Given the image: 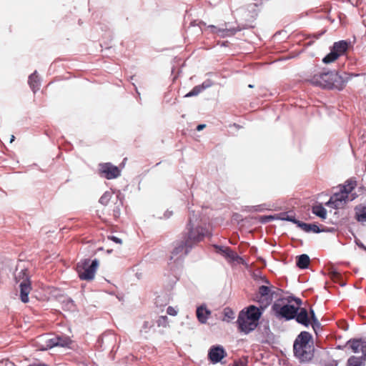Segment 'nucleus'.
<instances>
[{
  "label": "nucleus",
  "mask_w": 366,
  "mask_h": 366,
  "mask_svg": "<svg viewBox=\"0 0 366 366\" xmlns=\"http://www.w3.org/2000/svg\"><path fill=\"white\" fill-rule=\"evenodd\" d=\"M310 320L312 321V322H311L312 326L314 330H315L316 327H319L320 326V323L318 321L317 318L316 317L313 310L310 309Z\"/></svg>",
  "instance_id": "obj_30"
},
{
  "label": "nucleus",
  "mask_w": 366,
  "mask_h": 366,
  "mask_svg": "<svg viewBox=\"0 0 366 366\" xmlns=\"http://www.w3.org/2000/svg\"><path fill=\"white\" fill-rule=\"evenodd\" d=\"M353 198H350L345 192H342L340 189L338 192L334 193L330 197V200L327 202L328 207L332 208H341L349 201H352Z\"/></svg>",
  "instance_id": "obj_8"
},
{
  "label": "nucleus",
  "mask_w": 366,
  "mask_h": 366,
  "mask_svg": "<svg viewBox=\"0 0 366 366\" xmlns=\"http://www.w3.org/2000/svg\"><path fill=\"white\" fill-rule=\"evenodd\" d=\"M339 57L338 54H337L334 51L331 50L330 53L328 54L324 59L323 62L325 64H329L333 62Z\"/></svg>",
  "instance_id": "obj_28"
},
{
  "label": "nucleus",
  "mask_w": 366,
  "mask_h": 366,
  "mask_svg": "<svg viewBox=\"0 0 366 366\" xmlns=\"http://www.w3.org/2000/svg\"><path fill=\"white\" fill-rule=\"evenodd\" d=\"M231 262L239 264H243L244 260L235 252L230 250V263Z\"/></svg>",
  "instance_id": "obj_29"
},
{
  "label": "nucleus",
  "mask_w": 366,
  "mask_h": 366,
  "mask_svg": "<svg viewBox=\"0 0 366 366\" xmlns=\"http://www.w3.org/2000/svg\"><path fill=\"white\" fill-rule=\"evenodd\" d=\"M208 28L211 29L212 33L220 37H225L229 34V29L227 28V24L224 25V27H217L214 25H209Z\"/></svg>",
  "instance_id": "obj_20"
},
{
  "label": "nucleus",
  "mask_w": 366,
  "mask_h": 366,
  "mask_svg": "<svg viewBox=\"0 0 366 366\" xmlns=\"http://www.w3.org/2000/svg\"><path fill=\"white\" fill-rule=\"evenodd\" d=\"M355 215L358 222H366V207H357L355 208Z\"/></svg>",
  "instance_id": "obj_23"
},
{
  "label": "nucleus",
  "mask_w": 366,
  "mask_h": 366,
  "mask_svg": "<svg viewBox=\"0 0 366 366\" xmlns=\"http://www.w3.org/2000/svg\"><path fill=\"white\" fill-rule=\"evenodd\" d=\"M314 346H307L305 347L293 348L295 356L301 362H308L314 357Z\"/></svg>",
  "instance_id": "obj_10"
},
{
  "label": "nucleus",
  "mask_w": 366,
  "mask_h": 366,
  "mask_svg": "<svg viewBox=\"0 0 366 366\" xmlns=\"http://www.w3.org/2000/svg\"><path fill=\"white\" fill-rule=\"evenodd\" d=\"M247 357H242L237 360H234L233 366H247Z\"/></svg>",
  "instance_id": "obj_34"
},
{
  "label": "nucleus",
  "mask_w": 366,
  "mask_h": 366,
  "mask_svg": "<svg viewBox=\"0 0 366 366\" xmlns=\"http://www.w3.org/2000/svg\"><path fill=\"white\" fill-rule=\"evenodd\" d=\"M242 29H244V26H243ZM241 29H242V28H238L237 29L230 28V30H229L230 34L235 33L237 31H240Z\"/></svg>",
  "instance_id": "obj_41"
},
{
  "label": "nucleus",
  "mask_w": 366,
  "mask_h": 366,
  "mask_svg": "<svg viewBox=\"0 0 366 366\" xmlns=\"http://www.w3.org/2000/svg\"><path fill=\"white\" fill-rule=\"evenodd\" d=\"M204 235L199 230H189L181 240L174 242V249L171 252L170 259L174 261L187 255L192 246L202 240Z\"/></svg>",
  "instance_id": "obj_2"
},
{
  "label": "nucleus",
  "mask_w": 366,
  "mask_h": 366,
  "mask_svg": "<svg viewBox=\"0 0 366 366\" xmlns=\"http://www.w3.org/2000/svg\"><path fill=\"white\" fill-rule=\"evenodd\" d=\"M313 213L317 216L325 218L326 217V209L322 205L315 206L312 209Z\"/></svg>",
  "instance_id": "obj_26"
},
{
  "label": "nucleus",
  "mask_w": 366,
  "mask_h": 366,
  "mask_svg": "<svg viewBox=\"0 0 366 366\" xmlns=\"http://www.w3.org/2000/svg\"><path fill=\"white\" fill-rule=\"evenodd\" d=\"M29 84L34 93H36L40 88V80L37 76V72L35 71L29 76Z\"/></svg>",
  "instance_id": "obj_19"
},
{
  "label": "nucleus",
  "mask_w": 366,
  "mask_h": 366,
  "mask_svg": "<svg viewBox=\"0 0 366 366\" xmlns=\"http://www.w3.org/2000/svg\"><path fill=\"white\" fill-rule=\"evenodd\" d=\"M99 172L107 179H112L120 176V169L112 163H102L99 165Z\"/></svg>",
  "instance_id": "obj_9"
},
{
  "label": "nucleus",
  "mask_w": 366,
  "mask_h": 366,
  "mask_svg": "<svg viewBox=\"0 0 366 366\" xmlns=\"http://www.w3.org/2000/svg\"><path fill=\"white\" fill-rule=\"evenodd\" d=\"M294 319H295L298 323L303 325L304 326L307 327L310 325L308 312L306 308L300 307V306L299 307V310L297 313H295Z\"/></svg>",
  "instance_id": "obj_14"
},
{
  "label": "nucleus",
  "mask_w": 366,
  "mask_h": 366,
  "mask_svg": "<svg viewBox=\"0 0 366 366\" xmlns=\"http://www.w3.org/2000/svg\"><path fill=\"white\" fill-rule=\"evenodd\" d=\"M158 327H167L169 325L168 317L167 316H160L157 320Z\"/></svg>",
  "instance_id": "obj_33"
},
{
  "label": "nucleus",
  "mask_w": 366,
  "mask_h": 366,
  "mask_svg": "<svg viewBox=\"0 0 366 366\" xmlns=\"http://www.w3.org/2000/svg\"><path fill=\"white\" fill-rule=\"evenodd\" d=\"M227 308L224 309V315H225V316L228 315V312H227Z\"/></svg>",
  "instance_id": "obj_48"
},
{
  "label": "nucleus",
  "mask_w": 366,
  "mask_h": 366,
  "mask_svg": "<svg viewBox=\"0 0 366 366\" xmlns=\"http://www.w3.org/2000/svg\"><path fill=\"white\" fill-rule=\"evenodd\" d=\"M362 353V357L365 360L366 359V342H364Z\"/></svg>",
  "instance_id": "obj_40"
},
{
  "label": "nucleus",
  "mask_w": 366,
  "mask_h": 366,
  "mask_svg": "<svg viewBox=\"0 0 366 366\" xmlns=\"http://www.w3.org/2000/svg\"><path fill=\"white\" fill-rule=\"evenodd\" d=\"M348 46L349 43L347 41H340L334 44L332 50L340 56L347 51Z\"/></svg>",
  "instance_id": "obj_18"
},
{
  "label": "nucleus",
  "mask_w": 366,
  "mask_h": 366,
  "mask_svg": "<svg viewBox=\"0 0 366 366\" xmlns=\"http://www.w3.org/2000/svg\"><path fill=\"white\" fill-rule=\"evenodd\" d=\"M134 87H135V90H136L137 93L138 94H139V92H138V91H137V87L134 84Z\"/></svg>",
  "instance_id": "obj_49"
},
{
  "label": "nucleus",
  "mask_w": 366,
  "mask_h": 366,
  "mask_svg": "<svg viewBox=\"0 0 366 366\" xmlns=\"http://www.w3.org/2000/svg\"><path fill=\"white\" fill-rule=\"evenodd\" d=\"M312 337L310 333L302 331L297 337L294 342L293 348L305 347L307 346H312Z\"/></svg>",
  "instance_id": "obj_13"
},
{
  "label": "nucleus",
  "mask_w": 366,
  "mask_h": 366,
  "mask_svg": "<svg viewBox=\"0 0 366 366\" xmlns=\"http://www.w3.org/2000/svg\"><path fill=\"white\" fill-rule=\"evenodd\" d=\"M352 235L354 236V238H355V243L357 244V245L364 249L365 251H366V247L362 243V242L356 237V235H355L354 234H352Z\"/></svg>",
  "instance_id": "obj_36"
},
{
  "label": "nucleus",
  "mask_w": 366,
  "mask_h": 366,
  "mask_svg": "<svg viewBox=\"0 0 366 366\" xmlns=\"http://www.w3.org/2000/svg\"><path fill=\"white\" fill-rule=\"evenodd\" d=\"M227 43V41H223V42H219L218 44H221V46H225V44Z\"/></svg>",
  "instance_id": "obj_47"
},
{
  "label": "nucleus",
  "mask_w": 366,
  "mask_h": 366,
  "mask_svg": "<svg viewBox=\"0 0 366 366\" xmlns=\"http://www.w3.org/2000/svg\"><path fill=\"white\" fill-rule=\"evenodd\" d=\"M261 315L259 309L254 305L248 307L246 312L241 311L237 322L239 330L245 333L254 330L257 326Z\"/></svg>",
  "instance_id": "obj_3"
},
{
  "label": "nucleus",
  "mask_w": 366,
  "mask_h": 366,
  "mask_svg": "<svg viewBox=\"0 0 366 366\" xmlns=\"http://www.w3.org/2000/svg\"><path fill=\"white\" fill-rule=\"evenodd\" d=\"M167 312L168 315L172 316H176L177 315V311L172 306L167 307Z\"/></svg>",
  "instance_id": "obj_37"
},
{
  "label": "nucleus",
  "mask_w": 366,
  "mask_h": 366,
  "mask_svg": "<svg viewBox=\"0 0 366 366\" xmlns=\"http://www.w3.org/2000/svg\"><path fill=\"white\" fill-rule=\"evenodd\" d=\"M254 278L262 284L259 286L254 297V300L259 304L262 309L268 307L274 299L281 298L282 290L272 285L266 277L254 274Z\"/></svg>",
  "instance_id": "obj_1"
},
{
  "label": "nucleus",
  "mask_w": 366,
  "mask_h": 366,
  "mask_svg": "<svg viewBox=\"0 0 366 366\" xmlns=\"http://www.w3.org/2000/svg\"><path fill=\"white\" fill-rule=\"evenodd\" d=\"M16 280L17 282H19L21 300L23 302L26 303L29 302L28 295L31 290L27 270H21L19 275L16 277Z\"/></svg>",
  "instance_id": "obj_7"
},
{
  "label": "nucleus",
  "mask_w": 366,
  "mask_h": 366,
  "mask_svg": "<svg viewBox=\"0 0 366 366\" xmlns=\"http://www.w3.org/2000/svg\"><path fill=\"white\" fill-rule=\"evenodd\" d=\"M213 83L210 79H207L202 84L195 86L189 93L184 95V97H191L197 96L204 89L212 86Z\"/></svg>",
  "instance_id": "obj_15"
},
{
  "label": "nucleus",
  "mask_w": 366,
  "mask_h": 366,
  "mask_svg": "<svg viewBox=\"0 0 366 366\" xmlns=\"http://www.w3.org/2000/svg\"><path fill=\"white\" fill-rule=\"evenodd\" d=\"M14 139H15V137L14 135H11V139H10V142L11 143L13 142L14 141Z\"/></svg>",
  "instance_id": "obj_46"
},
{
  "label": "nucleus",
  "mask_w": 366,
  "mask_h": 366,
  "mask_svg": "<svg viewBox=\"0 0 366 366\" xmlns=\"http://www.w3.org/2000/svg\"><path fill=\"white\" fill-rule=\"evenodd\" d=\"M205 127H206V125H205V124H199V125L197 127V131H201V130H202Z\"/></svg>",
  "instance_id": "obj_42"
},
{
  "label": "nucleus",
  "mask_w": 366,
  "mask_h": 366,
  "mask_svg": "<svg viewBox=\"0 0 366 366\" xmlns=\"http://www.w3.org/2000/svg\"><path fill=\"white\" fill-rule=\"evenodd\" d=\"M214 247L217 253L222 254L227 259L229 258V248L218 246H214Z\"/></svg>",
  "instance_id": "obj_32"
},
{
  "label": "nucleus",
  "mask_w": 366,
  "mask_h": 366,
  "mask_svg": "<svg viewBox=\"0 0 366 366\" xmlns=\"http://www.w3.org/2000/svg\"><path fill=\"white\" fill-rule=\"evenodd\" d=\"M112 196V192H106L103 194V195L99 199V202L103 205H107L109 200L111 199Z\"/></svg>",
  "instance_id": "obj_31"
},
{
  "label": "nucleus",
  "mask_w": 366,
  "mask_h": 366,
  "mask_svg": "<svg viewBox=\"0 0 366 366\" xmlns=\"http://www.w3.org/2000/svg\"><path fill=\"white\" fill-rule=\"evenodd\" d=\"M348 344L353 352L357 353L362 352L364 341L362 340H351L348 342Z\"/></svg>",
  "instance_id": "obj_21"
},
{
  "label": "nucleus",
  "mask_w": 366,
  "mask_h": 366,
  "mask_svg": "<svg viewBox=\"0 0 366 366\" xmlns=\"http://www.w3.org/2000/svg\"><path fill=\"white\" fill-rule=\"evenodd\" d=\"M331 89L342 90L345 86L346 81L337 73L331 71Z\"/></svg>",
  "instance_id": "obj_16"
},
{
  "label": "nucleus",
  "mask_w": 366,
  "mask_h": 366,
  "mask_svg": "<svg viewBox=\"0 0 366 366\" xmlns=\"http://www.w3.org/2000/svg\"><path fill=\"white\" fill-rule=\"evenodd\" d=\"M187 229H199L198 227H196L194 225V224L193 223V220H192V219L191 217L189 218V224H188V228Z\"/></svg>",
  "instance_id": "obj_38"
},
{
  "label": "nucleus",
  "mask_w": 366,
  "mask_h": 366,
  "mask_svg": "<svg viewBox=\"0 0 366 366\" xmlns=\"http://www.w3.org/2000/svg\"><path fill=\"white\" fill-rule=\"evenodd\" d=\"M111 239H112L114 242H117V243H121V242H122L121 239H119V238H117V237H111Z\"/></svg>",
  "instance_id": "obj_43"
},
{
  "label": "nucleus",
  "mask_w": 366,
  "mask_h": 366,
  "mask_svg": "<svg viewBox=\"0 0 366 366\" xmlns=\"http://www.w3.org/2000/svg\"><path fill=\"white\" fill-rule=\"evenodd\" d=\"M172 215V212L167 210L164 214V217H160V218L168 219Z\"/></svg>",
  "instance_id": "obj_39"
},
{
  "label": "nucleus",
  "mask_w": 366,
  "mask_h": 366,
  "mask_svg": "<svg viewBox=\"0 0 366 366\" xmlns=\"http://www.w3.org/2000/svg\"><path fill=\"white\" fill-rule=\"evenodd\" d=\"M273 219H280L285 221L292 222L297 224V227L302 229H320L318 226L315 224H306L297 220L292 212H285L276 215L262 216L260 217L262 222H267Z\"/></svg>",
  "instance_id": "obj_6"
},
{
  "label": "nucleus",
  "mask_w": 366,
  "mask_h": 366,
  "mask_svg": "<svg viewBox=\"0 0 366 366\" xmlns=\"http://www.w3.org/2000/svg\"><path fill=\"white\" fill-rule=\"evenodd\" d=\"M116 199H117V202L115 203L116 207H114L113 212H114V216L115 217H117L120 214L121 207H122V206L123 204V202H122V199L120 193H118L116 195Z\"/></svg>",
  "instance_id": "obj_24"
},
{
  "label": "nucleus",
  "mask_w": 366,
  "mask_h": 366,
  "mask_svg": "<svg viewBox=\"0 0 366 366\" xmlns=\"http://www.w3.org/2000/svg\"><path fill=\"white\" fill-rule=\"evenodd\" d=\"M331 71L315 74L310 79V82L322 88L331 89Z\"/></svg>",
  "instance_id": "obj_11"
},
{
  "label": "nucleus",
  "mask_w": 366,
  "mask_h": 366,
  "mask_svg": "<svg viewBox=\"0 0 366 366\" xmlns=\"http://www.w3.org/2000/svg\"><path fill=\"white\" fill-rule=\"evenodd\" d=\"M196 315L199 322L205 324L211 315V312L204 305H201L197 307Z\"/></svg>",
  "instance_id": "obj_17"
},
{
  "label": "nucleus",
  "mask_w": 366,
  "mask_h": 366,
  "mask_svg": "<svg viewBox=\"0 0 366 366\" xmlns=\"http://www.w3.org/2000/svg\"><path fill=\"white\" fill-rule=\"evenodd\" d=\"M362 363V358L355 356L350 357L347 362V366H360Z\"/></svg>",
  "instance_id": "obj_27"
},
{
  "label": "nucleus",
  "mask_w": 366,
  "mask_h": 366,
  "mask_svg": "<svg viewBox=\"0 0 366 366\" xmlns=\"http://www.w3.org/2000/svg\"><path fill=\"white\" fill-rule=\"evenodd\" d=\"M152 327L153 324L152 322L145 321L142 325V331H144V332H148Z\"/></svg>",
  "instance_id": "obj_35"
},
{
  "label": "nucleus",
  "mask_w": 366,
  "mask_h": 366,
  "mask_svg": "<svg viewBox=\"0 0 366 366\" xmlns=\"http://www.w3.org/2000/svg\"><path fill=\"white\" fill-rule=\"evenodd\" d=\"M355 183L354 182L347 181V182H346L345 184L340 187V189L342 192H345L346 194H347V196H349V194L355 189Z\"/></svg>",
  "instance_id": "obj_25"
},
{
  "label": "nucleus",
  "mask_w": 366,
  "mask_h": 366,
  "mask_svg": "<svg viewBox=\"0 0 366 366\" xmlns=\"http://www.w3.org/2000/svg\"><path fill=\"white\" fill-rule=\"evenodd\" d=\"M324 366H336V365L334 364L333 362H329L327 364H325Z\"/></svg>",
  "instance_id": "obj_45"
},
{
  "label": "nucleus",
  "mask_w": 366,
  "mask_h": 366,
  "mask_svg": "<svg viewBox=\"0 0 366 366\" xmlns=\"http://www.w3.org/2000/svg\"><path fill=\"white\" fill-rule=\"evenodd\" d=\"M310 259L308 255L301 254L297 257V266L301 269H305L309 266Z\"/></svg>",
  "instance_id": "obj_22"
},
{
  "label": "nucleus",
  "mask_w": 366,
  "mask_h": 366,
  "mask_svg": "<svg viewBox=\"0 0 366 366\" xmlns=\"http://www.w3.org/2000/svg\"><path fill=\"white\" fill-rule=\"evenodd\" d=\"M307 232H310V230H306ZM312 232H315V233H319V232H324L325 230H320V229H318V230H312Z\"/></svg>",
  "instance_id": "obj_44"
},
{
  "label": "nucleus",
  "mask_w": 366,
  "mask_h": 366,
  "mask_svg": "<svg viewBox=\"0 0 366 366\" xmlns=\"http://www.w3.org/2000/svg\"><path fill=\"white\" fill-rule=\"evenodd\" d=\"M301 304L302 300L300 299L292 298L291 300L288 299V303L284 305L274 303L272 308L277 317L289 320L295 318V313L298 311Z\"/></svg>",
  "instance_id": "obj_4"
},
{
  "label": "nucleus",
  "mask_w": 366,
  "mask_h": 366,
  "mask_svg": "<svg viewBox=\"0 0 366 366\" xmlns=\"http://www.w3.org/2000/svg\"><path fill=\"white\" fill-rule=\"evenodd\" d=\"M98 266L97 259H94L92 262L90 259H84L79 262L76 265V271L79 278L87 281L93 280Z\"/></svg>",
  "instance_id": "obj_5"
},
{
  "label": "nucleus",
  "mask_w": 366,
  "mask_h": 366,
  "mask_svg": "<svg viewBox=\"0 0 366 366\" xmlns=\"http://www.w3.org/2000/svg\"><path fill=\"white\" fill-rule=\"evenodd\" d=\"M226 355V351L220 345L212 346L208 351V359L212 364L219 362Z\"/></svg>",
  "instance_id": "obj_12"
}]
</instances>
